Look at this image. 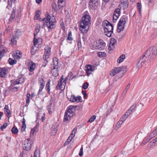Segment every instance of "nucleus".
I'll return each mask as SVG.
<instances>
[{
	"label": "nucleus",
	"instance_id": "obj_1",
	"mask_svg": "<svg viewBox=\"0 0 157 157\" xmlns=\"http://www.w3.org/2000/svg\"><path fill=\"white\" fill-rule=\"evenodd\" d=\"M40 10L37 11L34 17L35 19H37L40 21L44 22V25L46 26L48 29H52L56 27V23L55 18H53L49 15L47 14L43 19L40 17L39 13Z\"/></svg>",
	"mask_w": 157,
	"mask_h": 157
},
{
	"label": "nucleus",
	"instance_id": "obj_2",
	"mask_svg": "<svg viewBox=\"0 0 157 157\" xmlns=\"http://www.w3.org/2000/svg\"><path fill=\"white\" fill-rule=\"evenodd\" d=\"M102 25L104 29V34L109 37L111 36L113 33V25L107 21H104L102 22Z\"/></svg>",
	"mask_w": 157,
	"mask_h": 157
},
{
	"label": "nucleus",
	"instance_id": "obj_3",
	"mask_svg": "<svg viewBox=\"0 0 157 157\" xmlns=\"http://www.w3.org/2000/svg\"><path fill=\"white\" fill-rule=\"evenodd\" d=\"M76 106H69L67 108V111L65 113L63 121L66 122L70 120L75 115V112Z\"/></svg>",
	"mask_w": 157,
	"mask_h": 157
},
{
	"label": "nucleus",
	"instance_id": "obj_4",
	"mask_svg": "<svg viewBox=\"0 0 157 157\" xmlns=\"http://www.w3.org/2000/svg\"><path fill=\"white\" fill-rule=\"evenodd\" d=\"M157 53V48L153 46L151 47L149 49L147 50L144 55L147 58H149V61L151 62L155 57Z\"/></svg>",
	"mask_w": 157,
	"mask_h": 157
},
{
	"label": "nucleus",
	"instance_id": "obj_5",
	"mask_svg": "<svg viewBox=\"0 0 157 157\" xmlns=\"http://www.w3.org/2000/svg\"><path fill=\"white\" fill-rule=\"evenodd\" d=\"M126 72L125 67H117L113 69L110 72L109 74L111 76H114L116 74L120 73V75L119 76V78L121 77Z\"/></svg>",
	"mask_w": 157,
	"mask_h": 157
},
{
	"label": "nucleus",
	"instance_id": "obj_6",
	"mask_svg": "<svg viewBox=\"0 0 157 157\" xmlns=\"http://www.w3.org/2000/svg\"><path fill=\"white\" fill-rule=\"evenodd\" d=\"M94 44V48L98 49L100 50L104 49L105 46V43L102 40H99L98 41H95Z\"/></svg>",
	"mask_w": 157,
	"mask_h": 157
},
{
	"label": "nucleus",
	"instance_id": "obj_7",
	"mask_svg": "<svg viewBox=\"0 0 157 157\" xmlns=\"http://www.w3.org/2000/svg\"><path fill=\"white\" fill-rule=\"evenodd\" d=\"M90 24H87L83 22H80V30L83 33H86L88 31Z\"/></svg>",
	"mask_w": 157,
	"mask_h": 157
},
{
	"label": "nucleus",
	"instance_id": "obj_8",
	"mask_svg": "<svg viewBox=\"0 0 157 157\" xmlns=\"http://www.w3.org/2000/svg\"><path fill=\"white\" fill-rule=\"evenodd\" d=\"M100 4L99 0H90L89 6L92 9L95 10Z\"/></svg>",
	"mask_w": 157,
	"mask_h": 157
},
{
	"label": "nucleus",
	"instance_id": "obj_9",
	"mask_svg": "<svg viewBox=\"0 0 157 157\" xmlns=\"http://www.w3.org/2000/svg\"><path fill=\"white\" fill-rule=\"evenodd\" d=\"M31 141L29 139L25 140L22 145L23 149L27 151L29 150L31 147Z\"/></svg>",
	"mask_w": 157,
	"mask_h": 157
},
{
	"label": "nucleus",
	"instance_id": "obj_10",
	"mask_svg": "<svg viewBox=\"0 0 157 157\" xmlns=\"http://www.w3.org/2000/svg\"><path fill=\"white\" fill-rule=\"evenodd\" d=\"M148 60V58H147L144 55L141 56L140 58L139 61L138 62L137 67L138 68H141Z\"/></svg>",
	"mask_w": 157,
	"mask_h": 157
},
{
	"label": "nucleus",
	"instance_id": "obj_11",
	"mask_svg": "<svg viewBox=\"0 0 157 157\" xmlns=\"http://www.w3.org/2000/svg\"><path fill=\"white\" fill-rule=\"evenodd\" d=\"M51 48L48 46L45 47L44 48V53L43 56V59L45 61L48 59L51 53Z\"/></svg>",
	"mask_w": 157,
	"mask_h": 157
},
{
	"label": "nucleus",
	"instance_id": "obj_12",
	"mask_svg": "<svg viewBox=\"0 0 157 157\" xmlns=\"http://www.w3.org/2000/svg\"><path fill=\"white\" fill-rule=\"evenodd\" d=\"M128 6V0H121L120 6L121 9L123 10L126 9Z\"/></svg>",
	"mask_w": 157,
	"mask_h": 157
},
{
	"label": "nucleus",
	"instance_id": "obj_13",
	"mask_svg": "<svg viewBox=\"0 0 157 157\" xmlns=\"http://www.w3.org/2000/svg\"><path fill=\"white\" fill-rule=\"evenodd\" d=\"M63 79V75H62L59 81H58V84L56 86L57 89H60L61 90H64L65 87V85L62 84L61 82H62Z\"/></svg>",
	"mask_w": 157,
	"mask_h": 157
},
{
	"label": "nucleus",
	"instance_id": "obj_14",
	"mask_svg": "<svg viewBox=\"0 0 157 157\" xmlns=\"http://www.w3.org/2000/svg\"><path fill=\"white\" fill-rule=\"evenodd\" d=\"M69 101H70L74 102H78L81 101L82 100L81 97L80 96L75 97L73 95H71L69 98Z\"/></svg>",
	"mask_w": 157,
	"mask_h": 157
},
{
	"label": "nucleus",
	"instance_id": "obj_15",
	"mask_svg": "<svg viewBox=\"0 0 157 157\" xmlns=\"http://www.w3.org/2000/svg\"><path fill=\"white\" fill-rule=\"evenodd\" d=\"M90 18L89 15H86L84 16L82 18L81 22H83L86 23L87 24H90Z\"/></svg>",
	"mask_w": 157,
	"mask_h": 157
},
{
	"label": "nucleus",
	"instance_id": "obj_16",
	"mask_svg": "<svg viewBox=\"0 0 157 157\" xmlns=\"http://www.w3.org/2000/svg\"><path fill=\"white\" fill-rule=\"evenodd\" d=\"M8 71L5 68H0V77L4 78L7 75Z\"/></svg>",
	"mask_w": 157,
	"mask_h": 157
},
{
	"label": "nucleus",
	"instance_id": "obj_17",
	"mask_svg": "<svg viewBox=\"0 0 157 157\" xmlns=\"http://www.w3.org/2000/svg\"><path fill=\"white\" fill-rule=\"evenodd\" d=\"M94 66H92L90 65H88L86 69V74L87 76H89L91 73L92 71H94L93 68H94Z\"/></svg>",
	"mask_w": 157,
	"mask_h": 157
},
{
	"label": "nucleus",
	"instance_id": "obj_18",
	"mask_svg": "<svg viewBox=\"0 0 157 157\" xmlns=\"http://www.w3.org/2000/svg\"><path fill=\"white\" fill-rule=\"evenodd\" d=\"M58 125H53L52 126L51 128V132L52 135H55L57 132V126Z\"/></svg>",
	"mask_w": 157,
	"mask_h": 157
},
{
	"label": "nucleus",
	"instance_id": "obj_19",
	"mask_svg": "<svg viewBox=\"0 0 157 157\" xmlns=\"http://www.w3.org/2000/svg\"><path fill=\"white\" fill-rule=\"evenodd\" d=\"M58 68L52 67L51 71V73L52 75L55 77L58 76L59 73L57 70Z\"/></svg>",
	"mask_w": 157,
	"mask_h": 157
},
{
	"label": "nucleus",
	"instance_id": "obj_20",
	"mask_svg": "<svg viewBox=\"0 0 157 157\" xmlns=\"http://www.w3.org/2000/svg\"><path fill=\"white\" fill-rule=\"evenodd\" d=\"M28 66L29 68L30 71L32 72L35 69L36 65L33 62H31L30 63H29V65Z\"/></svg>",
	"mask_w": 157,
	"mask_h": 157
},
{
	"label": "nucleus",
	"instance_id": "obj_21",
	"mask_svg": "<svg viewBox=\"0 0 157 157\" xmlns=\"http://www.w3.org/2000/svg\"><path fill=\"white\" fill-rule=\"evenodd\" d=\"M50 80H48V82H47L46 85L45 89L46 90L48 94H50Z\"/></svg>",
	"mask_w": 157,
	"mask_h": 157
},
{
	"label": "nucleus",
	"instance_id": "obj_22",
	"mask_svg": "<svg viewBox=\"0 0 157 157\" xmlns=\"http://www.w3.org/2000/svg\"><path fill=\"white\" fill-rule=\"evenodd\" d=\"M53 67L58 68V65L59 64L58 59L57 58H55L53 59Z\"/></svg>",
	"mask_w": 157,
	"mask_h": 157
},
{
	"label": "nucleus",
	"instance_id": "obj_23",
	"mask_svg": "<svg viewBox=\"0 0 157 157\" xmlns=\"http://www.w3.org/2000/svg\"><path fill=\"white\" fill-rule=\"evenodd\" d=\"M40 25L39 24H37L36 25L35 31L34 36L35 37L36 35L39 32L40 30Z\"/></svg>",
	"mask_w": 157,
	"mask_h": 157
},
{
	"label": "nucleus",
	"instance_id": "obj_24",
	"mask_svg": "<svg viewBox=\"0 0 157 157\" xmlns=\"http://www.w3.org/2000/svg\"><path fill=\"white\" fill-rule=\"evenodd\" d=\"M157 141V137L149 143L148 144V147L151 148L152 147V146L155 145V144Z\"/></svg>",
	"mask_w": 157,
	"mask_h": 157
},
{
	"label": "nucleus",
	"instance_id": "obj_25",
	"mask_svg": "<svg viewBox=\"0 0 157 157\" xmlns=\"http://www.w3.org/2000/svg\"><path fill=\"white\" fill-rule=\"evenodd\" d=\"M126 20L125 17H123L120 20V21L118 23L119 25H124L126 23Z\"/></svg>",
	"mask_w": 157,
	"mask_h": 157
},
{
	"label": "nucleus",
	"instance_id": "obj_26",
	"mask_svg": "<svg viewBox=\"0 0 157 157\" xmlns=\"http://www.w3.org/2000/svg\"><path fill=\"white\" fill-rule=\"evenodd\" d=\"M15 32L14 35H13V36L18 39L19 36L21 35V31L20 30H17V31H14Z\"/></svg>",
	"mask_w": 157,
	"mask_h": 157
},
{
	"label": "nucleus",
	"instance_id": "obj_27",
	"mask_svg": "<svg viewBox=\"0 0 157 157\" xmlns=\"http://www.w3.org/2000/svg\"><path fill=\"white\" fill-rule=\"evenodd\" d=\"M125 56L124 54H122L121 56L118 58L117 62L118 63H120L121 62L123 61L124 59H125Z\"/></svg>",
	"mask_w": 157,
	"mask_h": 157
},
{
	"label": "nucleus",
	"instance_id": "obj_28",
	"mask_svg": "<svg viewBox=\"0 0 157 157\" xmlns=\"http://www.w3.org/2000/svg\"><path fill=\"white\" fill-rule=\"evenodd\" d=\"M118 27L117 31L118 33L121 32L123 30L124 28V25H122L118 24Z\"/></svg>",
	"mask_w": 157,
	"mask_h": 157
},
{
	"label": "nucleus",
	"instance_id": "obj_29",
	"mask_svg": "<svg viewBox=\"0 0 157 157\" xmlns=\"http://www.w3.org/2000/svg\"><path fill=\"white\" fill-rule=\"evenodd\" d=\"M117 41L114 38H112L110 43V45H111L113 46V48H114V45L116 43Z\"/></svg>",
	"mask_w": 157,
	"mask_h": 157
},
{
	"label": "nucleus",
	"instance_id": "obj_30",
	"mask_svg": "<svg viewBox=\"0 0 157 157\" xmlns=\"http://www.w3.org/2000/svg\"><path fill=\"white\" fill-rule=\"evenodd\" d=\"M38 82L40 84V86H42L44 87L45 85V81L42 78H39L38 79Z\"/></svg>",
	"mask_w": 157,
	"mask_h": 157
},
{
	"label": "nucleus",
	"instance_id": "obj_31",
	"mask_svg": "<svg viewBox=\"0 0 157 157\" xmlns=\"http://www.w3.org/2000/svg\"><path fill=\"white\" fill-rule=\"evenodd\" d=\"M123 123V122L120 120L117 123L115 127V129L117 130L119 128Z\"/></svg>",
	"mask_w": 157,
	"mask_h": 157
},
{
	"label": "nucleus",
	"instance_id": "obj_32",
	"mask_svg": "<svg viewBox=\"0 0 157 157\" xmlns=\"http://www.w3.org/2000/svg\"><path fill=\"white\" fill-rule=\"evenodd\" d=\"M38 131V129L37 127L36 126L34 127L33 128L31 129L30 132V135H33L35 132H37Z\"/></svg>",
	"mask_w": 157,
	"mask_h": 157
},
{
	"label": "nucleus",
	"instance_id": "obj_33",
	"mask_svg": "<svg viewBox=\"0 0 157 157\" xmlns=\"http://www.w3.org/2000/svg\"><path fill=\"white\" fill-rule=\"evenodd\" d=\"M58 7L59 9V10L63 8L65 6V3L63 2H59V1H58Z\"/></svg>",
	"mask_w": 157,
	"mask_h": 157
},
{
	"label": "nucleus",
	"instance_id": "obj_34",
	"mask_svg": "<svg viewBox=\"0 0 157 157\" xmlns=\"http://www.w3.org/2000/svg\"><path fill=\"white\" fill-rule=\"evenodd\" d=\"M12 132L14 134H17L18 133V130L17 128L15 127H13L11 129Z\"/></svg>",
	"mask_w": 157,
	"mask_h": 157
},
{
	"label": "nucleus",
	"instance_id": "obj_35",
	"mask_svg": "<svg viewBox=\"0 0 157 157\" xmlns=\"http://www.w3.org/2000/svg\"><path fill=\"white\" fill-rule=\"evenodd\" d=\"M72 136V135H70L67 141L65 142L64 144V145H66L68 144L71 141L72 138L73 137V136Z\"/></svg>",
	"mask_w": 157,
	"mask_h": 157
},
{
	"label": "nucleus",
	"instance_id": "obj_36",
	"mask_svg": "<svg viewBox=\"0 0 157 157\" xmlns=\"http://www.w3.org/2000/svg\"><path fill=\"white\" fill-rule=\"evenodd\" d=\"M9 64L11 65H13L16 63L17 61L16 60H13L12 59L10 58L8 60Z\"/></svg>",
	"mask_w": 157,
	"mask_h": 157
},
{
	"label": "nucleus",
	"instance_id": "obj_37",
	"mask_svg": "<svg viewBox=\"0 0 157 157\" xmlns=\"http://www.w3.org/2000/svg\"><path fill=\"white\" fill-rule=\"evenodd\" d=\"M98 57L101 58L105 56L106 54L104 52H98Z\"/></svg>",
	"mask_w": 157,
	"mask_h": 157
},
{
	"label": "nucleus",
	"instance_id": "obj_38",
	"mask_svg": "<svg viewBox=\"0 0 157 157\" xmlns=\"http://www.w3.org/2000/svg\"><path fill=\"white\" fill-rule=\"evenodd\" d=\"M15 14L14 13H11V16L9 19V22L8 24H10V22H12L13 20L15 18Z\"/></svg>",
	"mask_w": 157,
	"mask_h": 157
},
{
	"label": "nucleus",
	"instance_id": "obj_39",
	"mask_svg": "<svg viewBox=\"0 0 157 157\" xmlns=\"http://www.w3.org/2000/svg\"><path fill=\"white\" fill-rule=\"evenodd\" d=\"M156 135H157V128L155 129L151 134V139L152 137H155Z\"/></svg>",
	"mask_w": 157,
	"mask_h": 157
},
{
	"label": "nucleus",
	"instance_id": "obj_40",
	"mask_svg": "<svg viewBox=\"0 0 157 157\" xmlns=\"http://www.w3.org/2000/svg\"><path fill=\"white\" fill-rule=\"evenodd\" d=\"M17 39H18V38H15V37L13 36L11 40V41L12 43L13 44V45H14L16 44L17 40Z\"/></svg>",
	"mask_w": 157,
	"mask_h": 157
},
{
	"label": "nucleus",
	"instance_id": "obj_41",
	"mask_svg": "<svg viewBox=\"0 0 157 157\" xmlns=\"http://www.w3.org/2000/svg\"><path fill=\"white\" fill-rule=\"evenodd\" d=\"M52 104V102L51 101V100H50V101L48 105L47 106V109L48 110L49 113L50 114V112L52 111L50 110L51 106Z\"/></svg>",
	"mask_w": 157,
	"mask_h": 157
},
{
	"label": "nucleus",
	"instance_id": "obj_42",
	"mask_svg": "<svg viewBox=\"0 0 157 157\" xmlns=\"http://www.w3.org/2000/svg\"><path fill=\"white\" fill-rule=\"evenodd\" d=\"M120 9L119 8L117 9L114 11V14L117 16H119L120 15Z\"/></svg>",
	"mask_w": 157,
	"mask_h": 157
},
{
	"label": "nucleus",
	"instance_id": "obj_43",
	"mask_svg": "<svg viewBox=\"0 0 157 157\" xmlns=\"http://www.w3.org/2000/svg\"><path fill=\"white\" fill-rule=\"evenodd\" d=\"M72 33L71 31H70L68 33V36L67 38V40H72L73 39L72 37Z\"/></svg>",
	"mask_w": 157,
	"mask_h": 157
},
{
	"label": "nucleus",
	"instance_id": "obj_44",
	"mask_svg": "<svg viewBox=\"0 0 157 157\" xmlns=\"http://www.w3.org/2000/svg\"><path fill=\"white\" fill-rule=\"evenodd\" d=\"M52 6L53 8L56 11L59 10L58 6L57 7L56 6V4L55 3H54L52 4Z\"/></svg>",
	"mask_w": 157,
	"mask_h": 157
},
{
	"label": "nucleus",
	"instance_id": "obj_45",
	"mask_svg": "<svg viewBox=\"0 0 157 157\" xmlns=\"http://www.w3.org/2000/svg\"><path fill=\"white\" fill-rule=\"evenodd\" d=\"M30 95L29 93H27L26 94V103H29L30 99Z\"/></svg>",
	"mask_w": 157,
	"mask_h": 157
},
{
	"label": "nucleus",
	"instance_id": "obj_46",
	"mask_svg": "<svg viewBox=\"0 0 157 157\" xmlns=\"http://www.w3.org/2000/svg\"><path fill=\"white\" fill-rule=\"evenodd\" d=\"M130 83L128 84L127 86H126L125 89L124 90V91L123 94H124V95H125L126 94V93H127L128 90L129 89L130 87Z\"/></svg>",
	"mask_w": 157,
	"mask_h": 157
},
{
	"label": "nucleus",
	"instance_id": "obj_47",
	"mask_svg": "<svg viewBox=\"0 0 157 157\" xmlns=\"http://www.w3.org/2000/svg\"><path fill=\"white\" fill-rule=\"evenodd\" d=\"M119 16H117L115 14H113V22H115L118 17H119Z\"/></svg>",
	"mask_w": 157,
	"mask_h": 157
},
{
	"label": "nucleus",
	"instance_id": "obj_48",
	"mask_svg": "<svg viewBox=\"0 0 157 157\" xmlns=\"http://www.w3.org/2000/svg\"><path fill=\"white\" fill-rule=\"evenodd\" d=\"M96 117L95 115L92 116L89 119V122L90 123H92L94 121V120L96 119Z\"/></svg>",
	"mask_w": 157,
	"mask_h": 157
},
{
	"label": "nucleus",
	"instance_id": "obj_49",
	"mask_svg": "<svg viewBox=\"0 0 157 157\" xmlns=\"http://www.w3.org/2000/svg\"><path fill=\"white\" fill-rule=\"evenodd\" d=\"M128 117L124 114L121 118L120 120L123 122Z\"/></svg>",
	"mask_w": 157,
	"mask_h": 157
},
{
	"label": "nucleus",
	"instance_id": "obj_50",
	"mask_svg": "<svg viewBox=\"0 0 157 157\" xmlns=\"http://www.w3.org/2000/svg\"><path fill=\"white\" fill-rule=\"evenodd\" d=\"M11 82L12 84H13V85H15L19 84V82H18L17 79L15 81L11 80Z\"/></svg>",
	"mask_w": 157,
	"mask_h": 157
},
{
	"label": "nucleus",
	"instance_id": "obj_51",
	"mask_svg": "<svg viewBox=\"0 0 157 157\" xmlns=\"http://www.w3.org/2000/svg\"><path fill=\"white\" fill-rule=\"evenodd\" d=\"M137 7L139 10V13H140L141 11V4L139 2H138L137 3Z\"/></svg>",
	"mask_w": 157,
	"mask_h": 157
},
{
	"label": "nucleus",
	"instance_id": "obj_52",
	"mask_svg": "<svg viewBox=\"0 0 157 157\" xmlns=\"http://www.w3.org/2000/svg\"><path fill=\"white\" fill-rule=\"evenodd\" d=\"M88 86V84L86 82H84L82 85V88L84 89H86Z\"/></svg>",
	"mask_w": 157,
	"mask_h": 157
},
{
	"label": "nucleus",
	"instance_id": "obj_53",
	"mask_svg": "<svg viewBox=\"0 0 157 157\" xmlns=\"http://www.w3.org/2000/svg\"><path fill=\"white\" fill-rule=\"evenodd\" d=\"M83 146H82L80 149V151L79 153V155L81 157L82 156L83 154Z\"/></svg>",
	"mask_w": 157,
	"mask_h": 157
},
{
	"label": "nucleus",
	"instance_id": "obj_54",
	"mask_svg": "<svg viewBox=\"0 0 157 157\" xmlns=\"http://www.w3.org/2000/svg\"><path fill=\"white\" fill-rule=\"evenodd\" d=\"M38 43V39H36L35 37L34 36V41H33V44L35 46H36V45Z\"/></svg>",
	"mask_w": 157,
	"mask_h": 157
},
{
	"label": "nucleus",
	"instance_id": "obj_55",
	"mask_svg": "<svg viewBox=\"0 0 157 157\" xmlns=\"http://www.w3.org/2000/svg\"><path fill=\"white\" fill-rule=\"evenodd\" d=\"M17 80L19 82V84L24 82L25 81L24 78L22 77L19 78Z\"/></svg>",
	"mask_w": 157,
	"mask_h": 157
},
{
	"label": "nucleus",
	"instance_id": "obj_56",
	"mask_svg": "<svg viewBox=\"0 0 157 157\" xmlns=\"http://www.w3.org/2000/svg\"><path fill=\"white\" fill-rule=\"evenodd\" d=\"M26 127V125L25 124H22L21 127V130L22 132L24 131L25 130Z\"/></svg>",
	"mask_w": 157,
	"mask_h": 157
},
{
	"label": "nucleus",
	"instance_id": "obj_57",
	"mask_svg": "<svg viewBox=\"0 0 157 157\" xmlns=\"http://www.w3.org/2000/svg\"><path fill=\"white\" fill-rule=\"evenodd\" d=\"M5 113L7 116L11 114L10 110L9 109L7 110H4Z\"/></svg>",
	"mask_w": 157,
	"mask_h": 157
},
{
	"label": "nucleus",
	"instance_id": "obj_58",
	"mask_svg": "<svg viewBox=\"0 0 157 157\" xmlns=\"http://www.w3.org/2000/svg\"><path fill=\"white\" fill-rule=\"evenodd\" d=\"M77 129V128H74V129L73 130L71 134V135H72L73 136H73V137H74V136H75V134L76 132Z\"/></svg>",
	"mask_w": 157,
	"mask_h": 157
},
{
	"label": "nucleus",
	"instance_id": "obj_59",
	"mask_svg": "<svg viewBox=\"0 0 157 157\" xmlns=\"http://www.w3.org/2000/svg\"><path fill=\"white\" fill-rule=\"evenodd\" d=\"M136 104H134L133 105H132L129 109L132 111V110H133L136 107Z\"/></svg>",
	"mask_w": 157,
	"mask_h": 157
},
{
	"label": "nucleus",
	"instance_id": "obj_60",
	"mask_svg": "<svg viewBox=\"0 0 157 157\" xmlns=\"http://www.w3.org/2000/svg\"><path fill=\"white\" fill-rule=\"evenodd\" d=\"M7 123H5L2 126L1 129L2 130H3V128H5L7 126Z\"/></svg>",
	"mask_w": 157,
	"mask_h": 157
},
{
	"label": "nucleus",
	"instance_id": "obj_61",
	"mask_svg": "<svg viewBox=\"0 0 157 157\" xmlns=\"http://www.w3.org/2000/svg\"><path fill=\"white\" fill-rule=\"evenodd\" d=\"M67 78H65L64 80H63V81L61 82V83L62 84L64 85L65 86L66 82H67Z\"/></svg>",
	"mask_w": 157,
	"mask_h": 157
},
{
	"label": "nucleus",
	"instance_id": "obj_62",
	"mask_svg": "<svg viewBox=\"0 0 157 157\" xmlns=\"http://www.w3.org/2000/svg\"><path fill=\"white\" fill-rule=\"evenodd\" d=\"M60 25L61 28L62 29V30H64L65 28L63 22H62V23H61L60 24Z\"/></svg>",
	"mask_w": 157,
	"mask_h": 157
},
{
	"label": "nucleus",
	"instance_id": "obj_63",
	"mask_svg": "<svg viewBox=\"0 0 157 157\" xmlns=\"http://www.w3.org/2000/svg\"><path fill=\"white\" fill-rule=\"evenodd\" d=\"M112 111V109L111 108H109L108 109L107 112V113L106 115H109Z\"/></svg>",
	"mask_w": 157,
	"mask_h": 157
},
{
	"label": "nucleus",
	"instance_id": "obj_64",
	"mask_svg": "<svg viewBox=\"0 0 157 157\" xmlns=\"http://www.w3.org/2000/svg\"><path fill=\"white\" fill-rule=\"evenodd\" d=\"M11 27L10 26H8V27L7 28V29H6V30L5 31V32H8V31H9L10 29H11Z\"/></svg>",
	"mask_w": 157,
	"mask_h": 157
}]
</instances>
